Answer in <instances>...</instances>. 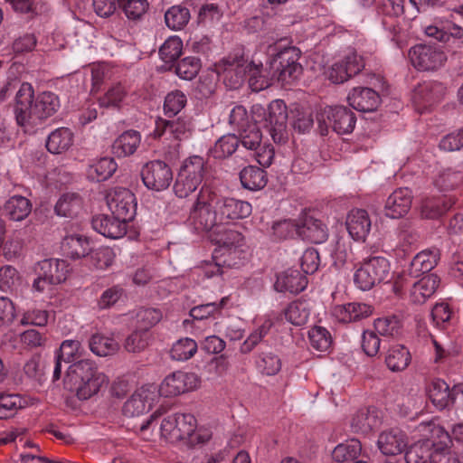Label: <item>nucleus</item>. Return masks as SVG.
<instances>
[{
	"label": "nucleus",
	"instance_id": "obj_1",
	"mask_svg": "<svg viewBox=\"0 0 463 463\" xmlns=\"http://www.w3.org/2000/svg\"><path fill=\"white\" fill-rule=\"evenodd\" d=\"M59 97L51 91H43L34 97L32 85L21 84L15 95L14 115L21 127L35 126L53 116L60 108Z\"/></svg>",
	"mask_w": 463,
	"mask_h": 463
},
{
	"label": "nucleus",
	"instance_id": "obj_2",
	"mask_svg": "<svg viewBox=\"0 0 463 463\" xmlns=\"http://www.w3.org/2000/svg\"><path fill=\"white\" fill-rule=\"evenodd\" d=\"M251 213L248 202L222 197L216 186L208 184L204 191V228L208 225L223 224L226 222L243 219Z\"/></svg>",
	"mask_w": 463,
	"mask_h": 463
},
{
	"label": "nucleus",
	"instance_id": "obj_3",
	"mask_svg": "<svg viewBox=\"0 0 463 463\" xmlns=\"http://www.w3.org/2000/svg\"><path fill=\"white\" fill-rule=\"evenodd\" d=\"M64 384L80 400H88L108 384V377L93 361L83 359L69 366Z\"/></svg>",
	"mask_w": 463,
	"mask_h": 463
},
{
	"label": "nucleus",
	"instance_id": "obj_4",
	"mask_svg": "<svg viewBox=\"0 0 463 463\" xmlns=\"http://www.w3.org/2000/svg\"><path fill=\"white\" fill-rule=\"evenodd\" d=\"M197 420L190 413H175L164 418L160 424L161 436L170 442L186 440L190 449L203 443V435L197 430Z\"/></svg>",
	"mask_w": 463,
	"mask_h": 463
},
{
	"label": "nucleus",
	"instance_id": "obj_5",
	"mask_svg": "<svg viewBox=\"0 0 463 463\" xmlns=\"http://www.w3.org/2000/svg\"><path fill=\"white\" fill-rule=\"evenodd\" d=\"M391 265L384 256L371 255L364 260L354 275V284L362 290H369L390 279Z\"/></svg>",
	"mask_w": 463,
	"mask_h": 463
},
{
	"label": "nucleus",
	"instance_id": "obj_6",
	"mask_svg": "<svg viewBox=\"0 0 463 463\" xmlns=\"http://www.w3.org/2000/svg\"><path fill=\"white\" fill-rule=\"evenodd\" d=\"M301 51L296 46H287L278 50L270 61L274 76L283 85L296 81L303 72L299 62Z\"/></svg>",
	"mask_w": 463,
	"mask_h": 463
},
{
	"label": "nucleus",
	"instance_id": "obj_7",
	"mask_svg": "<svg viewBox=\"0 0 463 463\" xmlns=\"http://www.w3.org/2000/svg\"><path fill=\"white\" fill-rule=\"evenodd\" d=\"M318 128L322 136H326L330 126L339 135L353 132L356 117L354 113L345 106L327 107L317 117Z\"/></svg>",
	"mask_w": 463,
	"mask_h": 463
},
{
	"label": "nucleus",
	"instance_id": "obj_8",
	"mask_svg": "<svg viewBox=\"0 0 463 463\" xmlns=\"http://www.w3.org/2000/svg\"><path fill=\"white\" fill-rule=\"evenodd\" d=\"M409 57L411 64L419 71H436L442 67L446 61V53L438 46L417 44L410 49Z\"/></svg>",
	"mask_w": 463,
	"mask_h": 463
},
{
	"label": "nucleus",
	"instance_id": "obj_9",
	"mask_svg": "<svg viewBox=\"0 0 463 463\" xmlns=\"http://www.w3.org/2000/svg\"><path fill=\"white\" fill-rule=\"evenodd\" d=\"M107 204L112 214L124 221H132L137 212L135 194L128 188L114 187L106 195Z\"/></svg>",
	"mask_w": 463,
	"mask_h": 463
},
{
	"label": "nucleus",
	"instance_id": "obj_10",
	"mask_svg": "<svg viewBox=\"0 0 463 463\" xmlns=\"http://www.w3.org/2000/svg\"><path fill=\"white\" fill-rule=\"evenodd\" d=\"M287 107L282 100L272 101L264 113L263 127L269 131L275 143L284 142L287 133Z\"/></svg>",
	"mask_w": 463,
	"mask_h": 463
},
{
	"label": "nucleus",
	"instance_id": "obj_11",
	"mask_svg": "<svg viewBox=\"0 0 463 463\" xmlns=\"http://www.w3.org/2000/svg\"><path fill=\"white\" fill-rule=\"evenodd\" d=\"M144 184L156 191L166 189L173 181V173L170 166L161 161L154 160L146 163L141 170Z\"/></svg>",
	"mask_w": 463,
	"mask_h": 463
},
{
	"label": "nucleus",
	"instance_id": "obj_12",
	"mask_svg": "<svg viewBox=\"0 0 463 463\" xmlns=\"http://www.w3.org/2000/svg\"><path fill=\"white\" fill-rule=\"evenodd\" d=\"M199 383V378L195 373L176 371L163 380L158 392L164 397H175L194 390Z\"/></svg>",
	"mask_w": 463,
	"mask_h": 463
},
{
	"label": "nucleus",
	"instance_id": "obj_13",
	"mask_svg": "<svg viewBox=\"0 0 463 463\" xmlns=\"http://www.w3.org/2000/svg\"><path fill=\"white\" fill-rule=\"evenodd\" d=\"M208 243L215 246L212 252V258H219V253L227 248L236 245L244 246V237L237 231L226 229L222 224L208 225Z\"/></svg>",
	"mask_w": 463,
	"mask_h": 463
},
{
	"label": "nucleus",
	"instance_id": "obj_14",
	"mask_svg": "<svg viewBox=\"0 0 463 463\" xmlns=\"http://www.w3.org/2000/svg\"><path fill=\"white\" fill-rule=\"evenodd\" d=\"M364 68V61L363 57L355 52H351L341 61L332 65L328 72V78L333 83H343L358 74Z\"/></svg>",
	"mask_w": 463,
	"mask_h": 463
},
{
	"label": "nucleus",
	"instance_id": "obj_15",
	"mask_svg": "<svg viewBox=\"0 0 463 463\" xmlns=\"http://www.w3.org/2000/svg\"><path fill=\"white\" fill-rule=\"evenodd\" d=\"M243 247H231L219 253V258H212V260H204V276L213 277L221 273L222 267H237L245 258Z\"/></svg>",
	"mask_w": 463,
	"mask_h": 463
},
{
	"label": "nucleus",
	"instance_id": "obj_16",
	"mask_svg": "<svg viewBox=\"0 0 463 463\" xmlns=\"http://www.w3.org/2000/svg\"><path fill=\"white\" fill-rule=\"evenodd\" d=\"M127 222L116 214H99L92 218L91 225L93 229L109 239H119L127 232Z\"/></svg>",
	"mask_w": 463,
	"mask_h": 463
},
{
	"label": "nucleus",
	"instance_id": "obj_17",
	"mask_svg": "<svg viewBox=\"0 0 463 463\" xmlns=\"http://www.w3.org/2000/svg\"><path fill=\"white\" fill-rule=\"evenodd\" d=\"M298 236L311 243H323L327 240L328 230L319 219L305 213L298 223Z\"/></svg>",
	"mask_w": 463,
	"mask_h": 463
},
{
	"label": "nucleus",
	"instance_id": "obj_18",
	"mask_svg": "<svg viewBox=\"0 0 463 463\" xmlns=\"http://www.w3.org/2000/svg\"><path fill=\"white\" fill-rule=\"evenodd\" d=\"M154 386H143L137 390L124 403L122 411L127 417H135L147 411L154 402Z\"/></svg>",
	"mask_w": 463,
	"mask_h": 463
},
{
	"label": "nucleus",
	"instance_id": "obj_19",
	"mask_svg": "<svg viewBox=\"0 0 463 463\" xmlns=\"http://www.w3.org/2000/svg\"><path fill=\"white\" fill-rule=\"evenodd\" d=\"M348 104L361 112H373L380 105V95L373 89L367 87H355L347 96Z\"/></svg>",
	"mask_w": 463,
	"mask_h": 463
},
{
	"label": "nucleus",
	"instance_id": "obj_20",
	"mask_svg": "<svg viewBox=\"0 0 463 463\" xmlns=\"http://www.w3.org/2000/svg\"><path fill=\"white\" fill-rule=\"evenodd\" d=\"M35 272L49 283L59 284L66 280L70 269L64 260L45 259L37 263Z\"/></svg>",
	"mask_w": 463,
	"mask_h": 463
},
{
	"label": "nucleus",
	"instance_id": "obj_21",
	"mask_svg": "<svg viewBox=\"0 0 463 463\" xmlns=\"http://www.w3.org/2000/svg\"><path fill=\"white\" fill-rule=\"evenodd\" d=\"M412 194L407 187L395 190L386 200L385 215L395 219L404 216L411 209Z\"/></svg>",
	"mask_w": 463,
	"mask_h": 463
},
{
	"label": "nucleus",
	"instance_id": "obj_22",
	"mask_svg": "<svg viewBox=\"0 0 463 463\" xmlns=\"http://www.w3.org/2000/svg\"><path fill=\"white\" fill-rule=\"evenodd\" d=\"M430 432L432 438L438 439L432 462L457 463V455L449 450L452 439L449 432L439 425H434Z\"/></svg>",
	"mask_w": 463,
	"mask_h": 463
},
{
	"label": "nucleus",
	"instance_id": "obj_23",
	"mask_svg": "<svg viewBox=\"0 0 463 463\" xmlns=\"http://www.w3.org/2000/svg\"><path fill=\"white\" fill-rule=\"evenodd\" d=\"M345 225L349 235L354 241H364L370 232L372 222L365 210L353 209L347 214Z\"/></svg>",
	"mask_w": 463,
	"mask_h": 463
},
{
	"label": "nucleus",
	"instance_id": "obj_24",
	"mask_svg": "<svg viewBox=\"0 0 463 463\" xmlns=\"http://www.w3.org/2000/svg\"><path fill=\"white\" fill-rule=\"evenodd\" d=\"M377 444L383 454L395 456L405 451L408 446V439L402 430H390L380 434Z\"/></svg>",
	"mask_w": 463,
	"mask_h": 463
},
{
	"label": "nucleus",
	"instance_id": "obj_25",
	"mask_svg": "<svg viewBox=\"0 0 463 463\" xmlns=\"http://www.w3.org/2000/svg\"><path fill=\"white\" fill-rule=\"evenodd\" d=\"M439 278L435 274H429L412 283L410 289V300L416 305L424 304L437 290Z\"/></svg>",
	"mask_w": 463,
	"mask_h": 463
},
{
	"label": "nucleus",
	"instance_id": "obj_26",
	"mask_svg": "<svg viewBox=\"0 0 463 463\" xmlns=\"http://www.w3.org/2000/svg\"><path fill=\"white\" fill-rule=\"evenodd\" d=\"M307 285V277L297 269H288L277 277L274 288L279 292L298 294Z\"/></svg>",
	"mask_w": 463,
	"mask_h": 463
},
{
	"label": "nucleus",
	"instance_id": "obj_27",
	"mask_svg": "<svg viewBox=\"0 0 463 463\" xmlns=\"http://www.w3.org/2000/svg\"><path fill=\"white\" fill-rule=\"evenodd\" d=\"M446 94V87L439 81L420 84L414 90L413 100L418 104L432 105L439 102Z\"/></svg>",
	"mask_w": 463,
	"mask_h": 463
},
{
	"label": "nucleus",
	"instance_id": "obj_28",
	"mask_svg": "<svg viewBox=\"0 0 463 463\" xmlns=\"http://www.w3.org/2000/svg\"><path fill=\"white\" fill-rule=\"evenodd\" d=\"M454 390H450L449 384L440 379L431 381L428 387V395L433 405L443 410L454 402Z\"/></svg>",
	"mask_w": 463,
	"mask_h": 463
},
{
	"label": "nucleus",
	"instance_id": "obj_29",
	"mask_svg": "<svg viewBox=\"0 0 463 463\" xmlns=\"http://www.w3.org/2000/svg\"><path fill=\"white\" fill-rule=\"evenodd\" d=\"M372 306L365 303H347L335 308V315L343 323H351L362 320L373 314Z\"/></svg>",
	"mask_w": 463,
	"mask_h": 463
},
{
	"label": "nucleus",
	"instance_id": "obj_30",
	"mask_svg": "<svg viewBox=\"0 0 463 463\" xmlns=\"http://www.w3.org/2000/svg\"><path fill=\"white\" fill-rule=\"evenodd\" d=\"M250 61L243 57H234L228 61L229 67L224 71V81L231 89H238L248 77Z\"/></svg>",
	"mask_w": 463,
	"mask_h": 463
},
{
	"label": "nucleus",
	"instance_id": "obj_31",
	"mask_svg": "<svg viewBox=\"0 0 463 463\" xmlns=\"http://www.w3.org/2000/svg\"><path fill=\"white\" fill-rule=\"evenodd\" d=\"M74 134L69 128H58L52 131L46 140L47 150L54 155L68 151L73 145Z\"/></svg>",
	"mask_w": 463,
	"mask_h": 463
},
{
	"label": "nucleus",
	"instance_id": "obj_32",
	"mask_svg": "<svg viewBox=\"0 0 463 463\" xmlns=\"http://www.w3.org/2000/svg\"><path fill=\"white\" fill-rule=\"evenodd\" d=\"M438 439L432 438L419 441L411 446L405 454L407 463H433L434 449Z\"/></svg>",
	"mask_w": 463,
	"mask_h": 463
},
{
	"label": "nucleus",
	"instance_id": "obj_33",
	"mask_svg": "<svg viewBox=\"0 0 463 463\" xmlns=\"http://www.w3.org/2000/svg\"><path fill=\"white\" fill-rule=\"evenodd\" d=\"M61 248L63 255L72 260L86 257L90 252L88 239L79 234L66 236L61 241Z\"/></svg>",
	"mask_w": 463,
	"mask_h": 463
},
{
	"label": "nucleus",
	"instance_id": "obj_34",
	"mask_svg": "<svg viewBox=\"0 0 463 463\" xmlns=\"http://www.w3.org/2000/svg\"><path fill=\"white\" fill-rule=\"evenodd\" d=\"M139 132L128 130L122 133L112 144V152L118 157L133 155L140 145Z\"/></svg>",
	"mask_w": 463,
	"mask_h": 463
},
{
	"label": "nucleus",
	"instance_id": "obj_35",
	"mask_svg": "<svg viewBox=\"0 0 463 463\" xmlns=\"http://www.w3.org/2000/svg\"><path fill=\"white\" fill-rule=\"evenodd\" d=\"M439 251L422 250L419 252L411 261L408 269L409 275L417 278L424 273L430 272L438 263Z\"/></svg>",
	"mask_w": 463,
	"mask_h": 463
},
{
	"label": "nucleus",
	"instance_id": "obj_36",
	"mask_svg": "<svg viewBox=\"0 0 463 463\" xmlns=\"http://www.w3.org/2000/svg\"><path fill=\"white\" fill-rule=\"evenodd\" d=\"M381 419L374 409L359 411L352 419L351 427L356 433L367 434L379 428Z\"/></svg>",
	"mask_w": 463,
	"mask_h": 463
},
{
	"label": "nucleus",
	"instance_id": "obj_37",
	"mask_svg": "<svg viewBox=\"0 0 463 463\" xmlns=\"http://www.w3.org/2000/svg\"><path fill=\"white\" fill-rule=\"evenodd\" d=\"M240 180L245 189L258 191L264 188L268 183L266 172L257 166L249 165L240 173Z\"/></svg>",
	"mask_w": 463,
	"mask_h": 463
},
{
	"label": "nucleus",
	"instance_id": "obj_38",
	"mask_svg": "<svg viewBox=\"0 0 463 463\" xmlns=\"http://www.w3.org/2000/svg\"><path fill=\"white\" fill-rule=\"evenodd\" d=\"M409 350L402 345H395L389 348L385 355V364L392 372H401L411 363Z\"/></svg>",
	"mask_w": 463,
	"mask_h": 463
},
{
	"label": "nucleus",
	"instance_id": "obj_39",
	"mask_svg": "<svg viewBox=\"0 0 463 463\" xmlns=\"http://www.w3.org/2000/svg\"><path fill=\"white\" fill-rule=\"evenodd\" d=\"M212 433L204 430V463H226L229 457V450L222 446L219 439L210 442Z\"/></svg>",
	"mask_w": 463,
	"mask_h": 463
},
{
	"label": "nucleus",
	"instance_id": "obj_40",
	"mask_svg": "<svg viewBox=\"0 0 463 463\" xmlns=\"http://www.w3.org/2000/svg\"><path fill=\"white\" fill-rule=\"evenodd\" d=\"M362 445L356 439H352L338 444L332 452V458L336 462L351 463L361 456Z\"/></svg>",
	"mask_w": 463,
	"mask_h": 463
},
{
	"label": "nucleus",
	"instance_id": "obj_41",
	"mask_svg": "<svg viewBox=\"0 0 463 463\" xmlns=\"http://www.w3.org/2000/svg\"><path fill=\"white\" fill-rule=\"evenodd\" d=\"M191 14L187 7L182 5H175L165 12V23L172 31L184 29L190 21Z\"/></svg>",
	"mask_w": 463,
	"mask_h": 463
},
{
	"label": "nucleus",
	"instance_id": "obj_42",
	"mask_svg": "<svg viewBox=\"0 0 463 463\" xmlns=\"http://www.w3.org/2000/svg\"><path fill=\"white\" fill-rule=\"evenodd\" d=\"M255 366L262 375L273 376L280 372L282 362L274 352H261L255 360Z\"/></svg>",
	"mask_w": 463,
	"mask_h": 463
},
{
	"label": "nucleus",
	"instance_id": "obj_43",
	"mask_svg": "<svg viewBox=\"0 0 463 463\" xmlns=\"http://www.w3.org/2000/svg\"><path fill=\"white\" fill-rule=\"evenodd\" d=\"M248 73L249 86L253 91H260L270 85V79L267 69L263 67L262 62L256 63L250 61Z\"/></svg>",
	"mask_w": 463,
	"mask_h": 463
},
{
	"label": "nucleus",
	"instance_id": "obj_44",
	"mask_svg": "<svg viewBox=\"0 0 463 463\" xmlns=\"http://www.w3.org/2000/svg\"><path fill=\"white\" fill-rule=\"evenodd\" d=\"M5 211L10 219L14 221H23L32 211L31 202L22 196H12L5 204Z\"/></svg>",
	"mask_w": 463,
	"mask_h": 463
},
{
	"label": "nucleus",
	"instance_id": "obj_45",
	"mask_svg": "<svg viewBox=\"0 0 463 463\" xmlns=\"http://www.w3.org/2000/svg\"><path fill=\"white\" fill-rule=\"evenodd\" d=\"M82 207V199L76 193L63 194L55 204V212L60 216L73 217Z\"/></svg>",
	"mask_w": 463,
	"mask_h": 463
},
{
	"label": "nucleus",
	"instance_id": "obj_46",
	"mask_svg": "<svg viewBox=\"0 0 463 463\" xmlns=\"http://www.w3.org/2000/svg\"><path fill=\"white\" fill-rule=\"evenodd\" d=\"M183 50V41L179 36L168 37L159 48L160 59L165 62L168 69L175 64L180 57Z\"/></svg>",
	"mask_w": 463,
	"mask_h": 463
},
{
	"label": "nucleus",
	"instance_id": "obj_47",
	"mask_svg": "<svg viewBox=\"0 0 463 463\" xmlns=\"http://www.w3.org/2000/svg\"><path fill=\"white\" fill-rule=\"evenodd\" d=\"M456 203L454 198L427 199L421 206V213L428 219H437L447 213Z\"/></svg>",
	"mask_w": 463,
	"mask_h": 463
},
{
	"label": "nucleus",
	"instance_id": "obj_48",
	"mask_svg": "<svg viewBox=\"0 0 463 463\" xmlns=\"http://www.w3.org/2000/svg\"><path fill=\"white\" fill-rule=\"evenodd\" d=\"M286 319L294 326L305 325L310 316V306L307 301L291 302L284 310Z\"/></svg>",
	"mask_w": 463,
	"mask_h": 463
},
{
	"label": "nucleus",
	"instance_id": "obj_49",
	"mask_svg": "<svg viewBox=\"0 0 463 463\" xmlns=\"http://www.w3.org/2000/svg\"><path fill=\"white\" fill-rule=\"evenodd\" d=\"M89 346L90 351L98 356L112 355L119 349V345L115 339L101 334L93 335L89 340Z\"/></svg>",
	"mask_w": 463,
	"mask_h": 463
},
{
	"label": "nucleus",
	"instance_id": "obj_50",
	"mask_svg": "<svg viewBox=\"0 0 463 463\" xmlns=\"http://www.w3.org/2000/svg\"><path fill=\"white\" fill-rule=\"evenodd\" d=\"M239 147V138L235 135H226L220 137L214 146L209 149V156L216 159H223L232 156Z\"/></svg>",
	"mask_w": 463,
	"mask_h": 463
},
{
	"label": "nucleus",
	"instance_id": "obj_51",
	"mask_svg": "<svg viewBox=\"0 0 463 463\" xmlns=\"http://www.w3.org/2000/svg\"><path fill=\"white\" fill-rule=\"evenodd\" d=\"M150 340L149 330L137 329L126 337L123 347L128 353L139 354L146 349Z\"/></svg>",
	"mask_w": 463,
	"mask_h": 463
},
{
	"label": "nucleus",
	"instance_id": "obj_52",
	"mask_svg": "<svg viewBox=\"0 0 463 463\" xmlns=\"http://www.w3.org/2000/svg\"><path fill=\"white\" fill-rule=\"evenodd\" d=\"M117 170V164L112 157H102L90 165L89 177L96 182L108 180Z\"/></svg>",
	"mask_w": 463,
	"mask_h": 463
},
{
	"label": "nucleus",
	"instance_id": "obj_53",
	"mask_svg": "<svg viewBox=\"0 0 463 463\" xmlns=\"http://www.w3.org/2000/svg\"><path fill=\"white\" fill-rule=\"evenodd\" d=\"M197 351V344L192 338H182L176 341L171 350L170 356L175 361H186Z\"/></svg>",
	"mask_w": 463,
	"mask_h": 463
},
{
	"label": "nucleus",
	"instance_id": "obj_54",
	"mask_svg": "<svg viewBox=\"0 0 463 463\" xmlns=\"http://www.w3.org/2000/svg\"><path fill=\"white\" fill-rule=\"evenodd\" d=\"M147 0H119V7L128 20H141L148 10Z\"/></svg>",
	"mask_w": 463,
	"mask_h": 463
},
{
	"label": "nucleus",
	"instance_id": "obj_55",
	"mask_svg": "<svg viewBox=\"0 0 463 463\" xmlns=\"http://www.w3.org/2000/svg\"><path fill=\"white\" fill-rule=\"evenodd\" d=\"M202 68L200 58L189 56L182 59L175 67L176 74L184 80H191L196 77Z\"/></svg>",
	"mask_w": 463,
	"mask_h": 463
},
{
	"label": "nucleus",
	"instance_id": "obj_56",
	"mask_svg": "<svg viewBox=\"0 0 463 463\" xmlns=\"http://www.w3.org/2000/svg\"><path fill=\"white\" fill-rule=\"evenodd\" d=\"M239 144L247 150H256L261 144L262 135L256 124L239 131Z\"/></svg>",
	"mask_w": 463,
	"mask_h": 463
},
{
	"label": "nucleus",
	"instance_id": "obj_57",
	"mask_svg": "<svg viewBox=\"0 0 463 463\" xmlns=\"http://www.w3.org/2000/svg\"><path fill=\"white\" fill-rule=\"evenodd\" d=\"M21 284L18 271L13 266L0 268V290L4 292L16 291Z\"/></svg>",
	"mask_w": 463,
	"mask_h": 463
},
{
	"label": "nucleus",
	"instance_id": "obj_58",
	"mask_svg": "<svg viewBox=\"0 0 463 463\" xmlns=\"http://www.w3.org/2000/svg\"><path fill=\"white\" fill-rule=\"evenodd\" d=\"M200 176L184 175L179 172L176 182L174 185L175 194L180 197H187L191 193L194 192L198 185L202 183Z\"/></svg>",
	"mask_w": 463,
	"mask_h": 463
},
{
	"label": "nucleus",
	"instance_id": "obj_59",
	"mask_svg": "<svg viewBox=\"0 0 463 463\" xmlns=\"http://www.w3.org/2000/svg\"><path fill=\"white\" fill-rule=\"evenodd\" d=\"M311 346L317 351H326L332 344V336L328 330L323 326H316L308 332Z\"/></svg>",
	"mask_w": 463,
	"mask_h": 463
},
{
	"label": "nucleus",
	"instance_id": "obj_60",
	"mask_svg": "<svg viewBox=\"0 0 463 463\" xmlns=\"http://www.w3.org/2000/svg\"><path fill=\"white\" fill-rule=\"evenodd\" d=\"M463 183V174L458 171L448 169L435 180V185L442 192H448L455 189Z\"/></svg>",
	"mask_w": 463,
	"mask_h": 463
},
{
	"label": "nucleus",
	"instance_id": "obj_61",
	"mask_svg": "<svg viewBox=\"0 0 463 463\" xmlns=\"http://www.w3.org/2000/svg\"><path fill=\"white\" fill-rule=\"evenodd\" d=\"M373 327L377 335L392 337L399 334L401 325L396 317H384L375 319Z\"/></svg>",
	"mask_w": 463,
	"mask_h": 463
},
{
	"label": "nucleus",
	"instance_id": "obj_62",
	"mask_svg": "<svg viewBox=\"0 0 463 463\" xmlns=\"http://www.w3.org/2000/svg\"><path fill=\"white\" fill-rule=\"evenodd\" d=\"M186 104V97L185 95L180 91L175 90L168 93L165 98L164 102V111L165 114L173 118L176 116L185 106Z\"/></svg>",
	"mask_w": 463,
	"mask_h": 463
},
{
	"label": "nucleus",
	"instance_id": "obj_63",
	"mask_svg": "<svg viewBox=\"0 0 463 463\" xmlns=\"http://www.w3.org/2000/svg\"><path fill=\"white\" fill-rule=\"evenodd\" d=\"M127 92L121 84H117L105 93L103 97L99 99V105L101 107H118L120 102L126 97Z\"/></svg>",
	"mask_w": 463,
	"mask_h": 463
},
{
	"label": "nucleus",
	"instance_id": "obj_64",
	"mask_svg": "<svg viewBox=\"0 0 463 463\" xmlns=\"http://www.w3.org/2000/svg\"><path fill=\"white\" fill-rule=\"evenodd\" d=\"M272 231L278 239L287 240L292 238L295 234L298 235V223L292 220H281L274 222Z\"/></svg>",
	"mask_w": 463,
	"mask_h": 463
}]
</instances>
